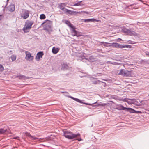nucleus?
<instances>
[{
  "mask_svg": "<svg viewBox=\"0 0 149 149\" xmlns=\"http://www.w3.org/2000/svg\"><path fill=\"white\" fill-rule=\"evenodd\" d=\"M116 109L119 110H126L127 107H124L121 104L117 105L116 108Z\"/></svg>",
  "mask_w": 149,
  "mask_h": 149,
  "instance_id": "nucleus-12",
  "label": "nucleus"
},
{
  "mask_svg": "<svg viewBox=\"0 0 149 149\" xmlns=\"http://www.w3.org/2000/svg\"><path fill=\"white\" fill-rule=\"evenodd\" d=\"M113 46L115 47L120 48H131L132 47L131 45H120L118 43H113Z\"/></svg>",
  "mask_w": 149,
  "mask_h": 149,
  "instance_id": "nucleus-3",
  "label": "nucleus"
},
{
  "mask_svg": "<svg viewBox=\"0 0 149 149\" xmlns=\"http://www.w3.org/2000/svg\"><path fill=\"white\" fill-rule=\"evenodd\" d=\"M127 99H129V98H125L124 99H123L122 100L124 102H126Z\"/></svg>",
  "mask_w": 149,
  "mask_h": 149,
  "instance_id": "nucleus-36",
  "label": "nucleus"
},
{
  "mask_svg": "<svg viewBox=\"0 0 149 149\" xmlns=\"http://www.w3.org/2000/svg\"><path fill=\"white\" fill-rule=\"evenodd\" d=\"M9 0H7V2Z\"/></svg>",
  "mask_w": 149,
  "mask_h": 149,
  "instance_id": "nucleus-47",
  "label": "nucleus"
},
{
  "mask_svg": "<svg viewBox=\"0 0 149 149\" xmlns=\"http://www.w3.org/2000/svg\"><path fill=\"white\" fill-rule=\"evenodd\" d=\"M78 141H80L81 140V138H80V139H78Z\"/></svg>",
  "mask_w": 149,
  "mask_h": 149,
  "instance_id": "nucleus-40",
  "label": "nucleus"
},
{
  "mask_svg": "<svg viewBox=\"0 0 149 149\" xmlns=\"http://www.w3.org/2000/svg\"><path fill=\"white\" fill-rule=\"evenodd\" d=\"M82 1H78L77 3H76L74 4L73 6H79L80 5V3Z\"/></svg>",
  "mask_w": 149,
  "mask_h": 149,
  "instance_id": "nucleus-29",
  "label": "nucleus"
},
{
  "mask_svg": "<svg viewBox=\"0 0 149 149\" xmlns=\"http://www.w3.org/2000/svg\"><path fill=\"white\" fill-rule=\"evenodd\" d=\"M33 24V21H29L26 23L25 25L24 26L23 28V30L25 32H27L26 30L30 29L31 27V26Z\"/></svg>",
  "mask_w": 149,
  "mask_h": 149,
  "instance_id": "nucleus-5",
  "label": "nucleus"
},
{
  "mask_svg": "<svg viewBox=\"0 0 149 149\" xmlns=\"http://www.w3.org/2000/svg\"><path fill=\"white\" fill-rule=\"evenodd\" d=\"M74 100L79 103H83V102L79 99L75 98L74 99ZM96 103V102H95L94 103H92V104H89V103H84V104H86V105H92H92H93V104H94Z\"/></svg>",
  "mask_w": 149,
  "mask_h": 149,
  "instance_id": "nucleus-16",
  "label": "nucleus"
},
{
  "mask_svg": "<svg viewBox=\"0 0 149 149\" xmlns=\"http://www.w3.org/2000/svg\"><path fill=\"white\" fill-rule=\"evenodd\" d=\"M15 6L13 4H11L8 8V9L10 11L13 12L15 10Z\"/></svg>",
  "mask_w": 149,
  "mask_h": 149,
  "instance_id": "nucleus-14",
  "label": "nucleus"
},
{
  "mask_svg": "<svg viewBox=\"0 0 149 149\" xmlns=\"http://www.w3.org/2000/svg\"><path fill=\"white\" fill-rule=\"evenodd\" d=\"M4 70V68L3 66L1 65L0 64V70L3 71Z\"/></svg>",
  "mask_w": 149,
  "mask_h": 149,
  "instance_id": "nucleus-30",
  "label": "nucleus"
},
{
  "mask_svg": "<svg viewBox=\"0 0 149 149\" xmlns=\"http://www.w3.org/2000/svg\"><path fill=\"white\" fill-rule=\"evenodd\" d=\"M126 102L128 104H135V99H127Z\"/></svg>",
  "mask_w": 149,
  "mask_h": 149,
  "instance_id": "nucleus-15",
  "label": "nucleus"
},
{
  "mask_svg": "<svg viewBox=\"0 0 149 149\" xmlns=\"http://www.w3.org/2000/svg\"><path fill=\"white\" fill-rule=\"evenodd\" d=\"M46 18V16L45 14H42L40 16V19H44Z\"/></svg>",
  "mask_w": 149,
  "mask_h": 149,
  "instance_id": "nucleus-25",
  "label": "nucleus"
},
{
  "mask_svg": "<svg viewBox=\"0 0 149 149\" xmlns=\"http://www.w3.org/2000/svg\"><path fill=\"white\" fill-rule=\"evenodd\" d=\"M17 77L19 79H24L26 80L28 79H29L30 77H26L24 75H20L17 76Z\"/></svg>",
  "mask_w": 149,
  "mask_h": 149,
  "instance_id": "nucleus-11",
  "label": "nucleus"
},
{
  "mask_svg": "<svg viewBox=\"0 0 149 149\" xmlns=\"http://www.w3.org/2000/svg\"><path fill=\"white\" fill-rule=\"evenodd\" d=\"M98 73H97V74ZM99 74H100V73H99Z\"/></svg>",
  "mask_w": 149,
  "mask_h": 149,
  "instance_id": "nucleus-48",
  "label": "nucleus"
},
{
  "mask_svg": "<svg viewBox=\"0 0 149 149\" xmlns=\"http://www.w3.org/2000/svg\"><path fill=\"white\" fill-rule=\"evenodd\" d=\"M44 55V54L42 52H40L38 53L36 56L35 57L36 59L39 60L40 58H41L42 56Z\"/></svg>",
  "mask_w": 149,
  "mask_h": 149,
  "instance_id": "nucleus-10",
  "label": "nucleus"
},
{
  "mask_svg": "<svg viewBox=\"0 0 149 149\" xmlns=\"http://www.w3.org/2000/svg\"><path fill=\"white\" fill-rule=\"evenodd\" d=\"M66 23L67 25H69V26L70 27H71V28H73V27L72 25V24H70V22H69V21H66Z\"/></svg>",
  "mask_w": 149,
  "mask_h": 149,
  "instance_id": "nucleus-26",
  "label": "nucleus"
},
{
  "mask_svg": "<svg viewBox=\"0 0 149 149\" xmlns=\"http://www.w3.org/2000/svg\"><path fill=\"white\" fill-rule=\"evenodd\" d=\"M100 82L99 80L94 81H92V83L93 84H97L99 83Z\"/></svg>",
  "mask_w": 149,
  "mask_h": 149,
  "instance_id": "nucleus-27",
  "label": "nucleus"
},
{
  "mask_svg": "<svg viewBox=\"0 0 149 149\" xmlns=\"http://www.w3.org/2000/svg\"><path fill=\"white\" fill-rule=\"evenodd\" d=\"M113 63V64H114V65H116L118 64V63H116V62H114V63Z\"/></svg>",
  "mask_w": 149,
  "mask_h": 149,
  "instance_id": "nucleus-41",
  "label": "nucleus"
},
{
  "mask_svg": "<svg viewBox=\"0 0 149 149\" xmlns=\"http://www.w3.org/2000/svg\"><path fill=\"white\" fill-rule=\"evenodd\" d=\"M126 110L129 111L130 112L132 113H134L135 110L133 109L130 108H127Z\"/></svg>",
  "mask_w": 149,
  "mask_h": 149,
  "instance_id": "nucleus-20",
  "label": "nucleus"
},
{
  "mask_svg": "<svg viewBox=\"0 0 149 149\" xmlns=\"http://www.w3.org/2000/svg\"><path fill=\"white\" fill-rule=\"evenodd\" d=\"M7 4V3H6V5L5 6V7L6 6Z\"/></svg>",
  "mask_w": 149,
  "mask_h": 149,
  "instance_id": "nucleus-45",
  "label": "nucleus"
},
{
  "mask_svg": "<svg viewBox=\"0 0 149 149\" xmlns=\"http://www.w3.org/2000/svg\"><path fill=\"white\" fill-rule=\"evenodd\" d=\"M96 21V19H84V22H94Z\"/></svg>",
  "mask_w": 149,
  "mask_h": 149,
  "instance_id": "nucleus-21",
  "label": "nucleus"
},
{
  "mask_svg": "<svg viewBox=\"0 0 149 149\" xmlns=\"http://www.w3.org/2000/svg\"><path fill=\"white\" fill-rule=\"evenodd\" d=\"M148 96H149V94H148Z\"/></svg>",
  "mask_w": 149,
  "mask_h": 149,
  "instance_id": "nucleus-49",
  "label": "nucleus"
},
{
  "mask_svg": "<svg viewBox=\"0 0 149 149\" xmlns=\"http://www.w3.org/2000/svg\"><path fill=\"white\" fill-rule=\"evenodd\" d=\"M64 136L66 138L69 139H72L80 136V134L78 133L77 134H72L71 132L65 131L64 132Z\"/></svg>",
  "mask_w": 149,
  "mask_h": 149,
  "instance_id": "nucleus-1",
  "label": "nucleus"
},
{
  "mask_svg": "<svg viewBox=\"0 0 149 149\" xmlns=\"http://www.w3.org/2000/svg\"><path fill=\"white\" fill-rule=\"evenodd\" d=\"M101 43H102L103 44V45H104V46H106V44H108V43L104 42H101Z\"/></svg>",
  "mask_w": 149,
  "mask_h": 149,
  "instance_id": "nucleus-34",
  "label": "nucleus"
},
{
  "mask_svg": "<svg viewBox=\"0 0 149 149\" xmlns=\"http://www.w3.org/2000/svg\"><path fill=\"white\" fill-rule=\"evenodd\" d=\"M123 31L124 32L126 33L128 35L131 36H136V33L135 31H132L130 29L123 28Z\"/></svg>",
  "mask_w": 149,
  "mask_h": 149,
  "instance_id": "nucleus-2",
  "label": "nucleus"
},
{
  "mask_svg": "<svg viewBox=\"0 0 149 149\" xmlns=\"http://www.w3.org/2000/svg\"><path fill=\"white\" fill-rule=\"evenodd\" d=\"M68 65L67 64L63 63L62 65V69H65L67 68Z\"/></svg>",
  "mask_w": 149,
  "mask_h": 149,
  "instance_id": "nucleus-28",
  "label": "nucleus"
},
{
  "mask_svg": "<svg viewBox=\"0 0 149 149\" xmlns=\"http://www.w3.org/2000/svg\"><path fill=\"white\" fill-rule=\"evenodd\" d=\"M142 113L141 111H136L135 112V113Z\"/></svg>",
  "mask_w": 149,
  "mask_h": 149,
  "instance_id": "nucleus-32",
  "label": "nucleus"
},
{
  "mask_svg": "<svg viewBox=\"0 0 149 149\" xmlns=\"http://www.w3.org/2000/svg\"><path fill=\"white\" fill-rule=\"evenodd\" d=\"M14 139H19V137H18V136H17V137H14Z\"/></svg>",
  "mask_w": 149,
  "mask_h": 149,
  "instance_id": "nucleus-38",
  "label": "nucleus"
},
{
  "mask_svg": "<svg viewBox=\"0 0 149 149\" xmlns=\"http://www.w3.org/2000/svg\"><path fill=\"white\" fill-rule=\"evenodd\" d=\"M81 58L82 59H83L84 58H85L86 59L88 60L91 62H93L94 61L95 59V57L94 56H89V58H85L84 56H82L81 57Z\"/></svg>",
  "mask_w": 149,
  "mask_h": 149,
  "instance_id": "nucleus-9",
  "label": "nucleus"
},
{
  "mask_svg": "<svg viewBox=\"0 0 149 149\" xmlns=\"http://www.w3.org/2000/svg\"><path fill=\"white\" fill-rule=\"evenodd\" d=\"M107 105V104L106 103H102L101 102H100L98 103L97 105L101 106H102V107H104L106 106Z\"/></svg>",
  "mask_w": 149,
  "mask_h": 149,
  "instance_id": "nucleus-24",
  "label": "nucleus"
},
{
  "mask_svg": "<svg viewBox=\"0 0 149 149\" xmlns=\"http://www.w3.org/2000/svg\"><path fill=\"white\" fill-rule=\"evenodd\" d=\"M2 15H0V20H1V17H2Z\"/></svg>",
  "mask_w": 149,
  "mask_h": 149,
  "instance_id": "nucleus-43",
  "label": "nucleus"
},
{
  "mask_svg": "<svg viewBox=\"0 0 149 149\" xmlns=\"http://www.w3.org/2000/svg\"><path fill=\"white\" fill-rule=\"evenodd\" d=\"M80 12H76L74 11H72L70 10H69L68 9H66L65 10L64 13L66 14H69L70 15H72L74 14L75 13H80Z\"/></svg>",
  "mask_w": 149,
  "mask_h": 149,
  "instance_id": "nucleus-7",
  "label": "nucleus"
},
{
  "mask_svg": "<svg viewBox=\"0 0 149 149\" xmlns=\"http://www.w3.org/2000/svg\"><path fill=\"white\" fill-rule=\"evenodd\" d=\"M85 12L86 11H82L81 12H80V13L81 12V13H85Z\"/></svg>",
  "mask_w": 149,
  "mask_h": 149,
  "instance_id": "nucleus-42",
  "label": "nucleus"
},
{
  "mask_svg": "<svg viewBox=\"0 0 149 149\" xmlns=\"http://www.w3.org/2000/svg\"><path fill=\"white\" fill-rule=\"evenodd\" d=\"M72 35L73 36H76L77 37H79L80 36H81V35L80 34V33L79 32H78L77 31H76L75 29V28L73 27V28H72Z\"/></svg>",
  "mask_w": 149,
  "mask_h": 149,
  "instance_id": "nucleus-8",
  "label": "nucleus"
},
{
  "mask_svg": "<svg viewBox=\"0 0 149 149\" xmlns=\"http://www.w3.org/2000/svg\"><path fill=\"white\" fill-rule=\"evenodd\" d=\"M85 13H86V14H88V13L86 11L85 12Z\"/></svg>",
  "mask_w": 149,
  "mask_h": 149,
  "instance_id": "nucleus-44",
  "label": "nucleus"
},
{
  "mask_svg": "<svg viewBox=\"0 0 149 149\" xmlns=\"http://www.w3.org/2000/svg\"><path fill=\"white\" fill-rule=\"evenodd\" d=\"M63 93H65V92H63Z\"/></svg>",
  "mask_w": 149,
  "mask_h": 149,
  "instance_id": "nucleus-46",
  "label": "nucleus"
},
{
  "mask_svg": "<svg viewBox=\"0 0 149 149\" xmlns=\"http://www.w3.org/2000/svg\"><path fill=\"white\" fill-rule=\"evenodd\" d=\"M25 53L26 55L25 59L30 61H32L34 58L33 56H32L31 54L28 51H26Z\"/></svg>",
  "mask_w": 149,
  "mask_h": 149,
  "instance_id": "nucleus-6",
  "label": "nucleus"
},
{
  "mask_svg": "<svg viewBox=\"0 0 149 149\" xmlns=\"http://www.w3.org/2000/svg\"><path fill=\"white\" fill-rule=\"evenodd\" d=\"M31 137L34 140H36L37 139H38V138L35 137V136H31Z\"/></svg>",
  "mask_w": 149,
  "mask_h": 149,
  "instance_id": "nucleus-31",
  "label": "nucleus"
},
{
  "mask_svg": "<svg viewBox=\"0 0 149 149\" xmlns=\"http://www.w3.org/2000/svg\"><path fill=\"white\" fill-rule=\"evenodd\" d=\"M7 131L6 129H0V134H6V132Z\"/></svg>",
  "mask_w": 149,
  "mask_h": 149,
  "instance_id": "nucleus-22",
  "label": "nucleus"
},
{
  "mask_svg": "<svg viewBox=\"0 0 149 149\" xmlns=\"http://www.w3.org/2000/svg\"><path fill=\"white\" fill-rule=\"evenodd\" d=\"M126 72V70L124 69H121L120 71L118 74L124 76Z\"/></svg>",
  "mask_w": 149,
  "mask_h": 149,
  "instance_id": "nucleus-19",
  "label": "nucleus"
},
{
  "mask_svg": "<svg viewBox=\"0 0 149 149\" xmlns=\"http://www.w3.org/2000/svg\"><path fill=\"white\" fill-rule=\"evenodd\" d=\"M26 135L29 137H31V135L29 133H26Z\"/></svg>",
  "mask_w": 149,
  "mask_h": 149,
  "instance_id": "nucleus-33",
  "label": "nucleus"
},
{
  "mask_svg": "<svg viewBox=\"0 0 149 149\" xmlns=\"http://www.w3.org/2000/svg\"><path fill=\"white\" fill-rule=\"evenodd\" d=\"M59 49L58 48H56L55 47H54L52 49V52L54 54H56L58 52Z\"/></svg>",
  "mask_w": 149,
  "mask_h": 149,
  "instance_id": "nucleus-17",
  "label": "nucleus"
},
{
  "mask_svg": "<svg viewBox=\"0 0 149 149\" xmlns=\"http://www.w3.org/2000/svg\"><path fill=\"white\" fill-rule=\"evenodd\" d=\"M146 55L149 56V52L147 51L145 52Z\"/></svg>",
  "mask_w": 149,
  "mask_h": 149,
  "instance_id": "nucleus-35",
  "label": "nucleus"
},
{
  "mask_svg": "<svg viewBox=\"0 0 149 149\" xmlns=\"http://www.w3.org/2000/svg\"><path fill=\"white\" fill-rule=\"evenodd\" d=\"M29 12L30 11L29 10H26L24 9L22 10V13L21 15V17L24 19H26L29 16Z\"/></svg>",
  "mask_w": 149,
  "mask_h": 149,
  "instance_id": "nucleus-4",
  "label": "nucleus"
},
{
  "mask_svg": "<svg viewBox=\"0 0 149 149\" xmlns=\"http://www.w3.org/2000/svg\"><path fill=\"white\" fill-rule=\"evenodd\" d=\"M12 61H15L16 59V56L15 55H12L10 57Z\"/></svg>",
  "mask_w": 149,
  "mask_h": 149,
  "instance_id": "nucleus-23",
  "label": "nucleus"
},
{
  "mask_svg": "<svg viewBox=\"0 0 149 149\" xmlns=\"http://www.w3.org/2000/svg\"><path fill=\"white\" fill-rule=\"evenodd\" d=\"M65 3H62L60 4L59 6V7L61 10H63L64 12L65 10L66 9V8H65Z\"/></svg>",
  "mask_w": 149,
  "mask_h": 149,
  "instance_id": "nucleus-13",
  "label": "nucleus"
},
{
  "mask_svg": "<svg viewBox=\"0 0 149 149\" xmlns=\"http://www.w3.org/2000/svg\"><path fill=\"white\" fill-rule=\"evenodd\" d=\"M107 63H110V64H113V63H112V62H111V61H107Z\"/></svg>",
  "mask_w": 149,
  "mask_h": 149,
  "instance_id": "nucleus-39",
  "label": "nucleus"
},
{
  "mask_svg": "<svg viewBox=\"0 0 149 149\" xmlns=\"http://www.w3.org/2000/svg\"><path fill=\"white\" fill-rule=\"evenodd\" d=\"M131 75V71H129L127 70H126L125 74L124 76L125 77H130Z\"/></svg>",
  "mask_w": 149,
  "mask_h": 149,
  "instance_id": "nucleus-18",
  "label": "nucleus"
},
{
  "mask_svg": "<svg viewBox=\"0 0 149 149\" xmlns=\"http://www.w3.org/2000/svg\"><path fill=\"white\" fill-rule=\"evenodd\" d=\"M68 97H69V98H70L74 100V99L75 98H74L73 97H72V96H68Z\"/></svg>",
  "mask_w": 149,
  "mask_h": 149,
  "instance_id": "nucleus-37",
  "label": "nucleus"
}]
</instances>
